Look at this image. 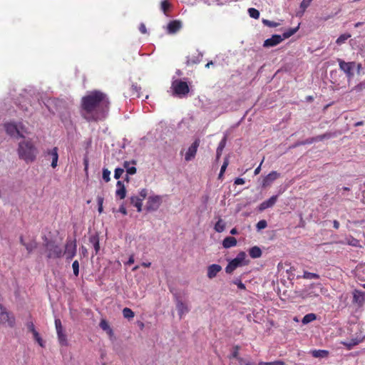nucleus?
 Masks as SVG:
<instances>
[{"instance_id": "1", "label": "nucleus", "mask_w": 365, "mask_h": 365, "mask_svg": "<svg viewBox=\"0 0 365 365\" xmlns=\"http://www.w3.org/2000/svg\"><path fill=\"white\" fill-rule=\"evenodd\" d=\"M110 102L108 96L94 90L81 98V115L88 122H98L107 117Z\"/></svg>"}, {"instance_id": "2", "label": "nucleus", "mask_w": 365, "mask_h": 365, "mask_svg": "<svg viewBox=\"0 0 365 365\" xmlns=\"http://www.w3.org/2000/svg\"><path fill=\"white\" fill-rule=\"evenodd\" d=\"M17 152L19 158L24 160L27 163L34 162L38 154V150L31 140L20 142Z\"/></svg>"}, {"instance_id": "3", "label": "nucleus", "mask_w": 365, "mask_h": 365, "mask_svg": "<svg viewBox=\"0 0 365 365\" xmlns=\"http://www.w3.org/2000/svg\"><path fill=\"white\" fill-rule=\"evenodd\" d=\"M171 89L173 91V95L179 98L185 97L190 92V88L187 82L179 79L172 82Z\"/></svg>"}, {"instance_id": "4", "label": "nucleus", "mask_w": 365, "mask_h": 365, "mask_svg": "<svg viewBox=\"0 0 365 365\" xmlns=\"http://www.w3.org/2000/svg\"><path fill=\"white\" fill-rule=\"evenodd\" d=\"M45 247L47 252V258L48 259L61 258L63 255L62 248L54 241L48 240L45 243Z\"/></svg>"}, {"instance_id": "5", "label": "nucleus", "mask_w": 365, "mask_h": 365, "mask_svg": "<svg viewBox=\"0 0 365 365\" xmlns=\"http://www.w3.org/2000/svg\"><path fill=\"white\" fill-rule=\"evenodd\" d=\"M4 128L8 135L12 137L24 138L21 131L24 130L22 123L16 124L15 123L9 122L4 124Z\"/></svg>"}, {"instance_id": "6", "label": "nucleus", "mask_w": 365, "mask_h": 365, "mask_svg": "<svg viewBox=\"0 0 365 365\" xmlns=\"http://www.w3.org/2000/svg\"><path fill=\"white\" fill-rule=\"evenodd\" d=\"M76 240L67 238L65 245L63 255L66 256L67 260H71L76 255Z\"/></svg>"}, {"instance_id": "7", "label": "nucleus", "mask_w": 365, "mask_h": 365, "mask_svg": "<svg viewBox=\"0 0 365 365\" xmlns=\"http://www.w3.org/2000/svg\"><path fill=\"white\" fill-rule=\"evenodd\" d=\"M337 61L339 63V68L344 72L348 79H351L354 76L353 70L356 63L354 61L345 62L340 58H338Z\"/></svg>"}, {"instance_id": "8", "label": "nucleus", "mask_w": 365, "mask_h": 365, "mask_svg": "<svg viewBox=\"0 0 365 365\" xmlns=\"http://www.w3.org/2000/svg\"><path fill=\"white\" fill-rule=\"evenodd\" d=\"M0 322L1 323H8L9 326L11 327H14L15 325V318L13 315H11L9 312L6 311V309L3 307L2 304H0Z\"/></svg>"}, {"instance_id": "9", "label": "nucleus", "mask_w": 365, "mask_h": 365, "mask_svg": "<svg viewBox=\"0 0 365 365\" xmlns=\"http://www.w3.org/2000/svg\"><path fill=\"white\" fill-rule=\"evenodd\" d=\"M162 203V198L159 195L150 196L146 203V209L148 211L157 210Z\"/></svg>"}, {"instance_id": "10", "label": "nucleus", "mask_w": 365, "mask_h": 365, "mask_svg": "<svg viewBox=\"0 0 365 365\" xmlns=\"http://www.w3.org/2000/svg\"><path fill=\"white\" fill-rule=\"evenodd\" d=\"M200 140L199 138H197L192 143V145L188 148V149L185 155V161L188 162L195 158L197 151V148L200 145Z\"/></svg>"}, {"instance_id": "11", "label": "nucleus", "mask_w": 365, "mask_h": 365, "mask_svg": "<svg viewBox=\"0 0 365 365\" xmlns=\"http://www.w3.org/2000/svg\"><path fill=\"white\" fill-rule=\"evenodd\" d=\"M284 40L282 36L278 34L273 35L271 38L264 41L263 46L266 48L272 47L278 45Z\"/></svg>"}, {"instance_id": "12", "label": "nucleus", "mask_w": 365, "mask_h": 365, "mask_svg": "<svg viewBox=\"0 0 365 365\" xmlns=\"http://www.w3.org/2000/svg\"><path fill=\"white\" fill-rule=\"evenodd\" d=\"M279 177V173L277 171H272L262 180V186L266 187L270 185L275 180Z\"/></svg>"}, {"instance_id": "13", "label": "nucleus", "mask_w": 365, "mask_h": 365, "mask_svg": "<svg viewBox=\"0 0 365 365\" xmlns=\"http://www.w3.org/2000/svg\"><path fill=\"white\" fill-rule=\"evenodd\" d=\"M182 27V24L178 20H173L170 21L167 26V32L169 34L177 33Z\"/></svg>"}, {"instance_id": "14", "label": "nucleus", "mask_w": 365, "mask_h": 365, "mask_svg": "<svg viewBox=\"0 0 365 365\" xmlns=\"http://www.w3.org/2000/svg\"><path fill=\"white\" fill-rule=\"evenodd\" d=\"M222 270V267L217 264H213L207 267V277L209 279H213L217 274Z\"/></svg>"}, {"instance_id": "15", "label": "nucleus", "mask_w": 365, "mask_h": 365, "mask_svg": "<svg viewBox=\"0 0 365 365\" xmlns=\"http://www.w3.org/2000/svg\"><path fill=\"white\" fill-rule=\"evenodd\" d=\"M277 195H273L267 200H265L262 202L259 206V210L262 211L267 208L272 207L277 202Z\"/></svg>"}, {"instance_id": "16", "label": "nucleus", "mask_w": 365, "mask_h": 365, "mask_svg": "<svg viewBox=\"0 0 365 365\" xmlns=\"http://www.w3.org/2000/svg\"><path fill=\"white\" fill-rule=\"evenodd\" d=\"M202 58V55L200 53L196 52L195 54L187 57L186 64L187 66L197 64L201 61Z\"/></svg>"}, {"instance_id": "17", "label": "nucleus", "mask_w": 365, "mask_h": 365, "mask_svg": "<svg viewBox=\"0 0 365 365\" xmlns=\"http://www.w3.org/2000/svg\"><path fill=\"white\" fill-rule=\"evenodd\" d=\"M117 190L115 191V195L120 200H123L126 196V189L123 182L118 180L116 183Z\"/></svg>"}, {"instance_id": "18", "label": "nucleus", "mask_w": 365, "mask_h": 365, "mask_svg": "<svg viewBox=\"0 0 365 365\" xmlns=\"http://www.w3.org/2000/svg\"><path fill=\"white\" fill-rule=\"evenodd\" d=\"M353 302L362 304L365 302V292L355 289L353 293Z\"/></svg>"}, {"instance_id": "19", "label": "nucleus", "mask_w": 365, "mask_h": 365, "mask_svg": "<svg viewBox=\"0 0 365 365\" xmlns=\"http://www.w3.org/2000/svg\"><path fill=\"white\" fill-rule=\"evenodd\" d=\"M176 307L180 318L189 311L187 306L180 300L177 302Z\"/></svg>"}, {"instance_id": "20", "label": "nucleus", "mask_w": 365, "mask_h": 365, "mask_svg": "<svg viewBox=\"0 0 365 365\" xmlns=\"http://www.w3.org/2000/svg\"><path fill=\"white\" fill-rule=\"evenodd\" d=\"M48 154L52 157L51 167L55 168L57 166L58 160V148L54 147L53 149L48 150Z\"/></svg>"}, {"instance_id": "21", "label": "nucleus", "mask_w": 365, "mask_h": 365, "mask_svg": "<svg viewBox=\"0 0 365 365\" xmlns=\"http://www.w3.org/2000/svg\"><path fill=\"white\" fill-rule=\"evenodd\" d=\"M240 266H242V264H240L238 261H237L235 259H233L228 263V264L225 267V272L227 274H231L234 272V270H235L238 267Z\"/></svg>"}, {"instance_id": "22", "label": "nucleus", "mask_w": 365, "mask_h": 365, "mask_svg": "<svg viewBox=\"0 0 365 365\" xmlns=\"http://www.w3.org/2000/svg\"><path fill=\"white\" fill-rule=\"evenodd\" d=\"M237 243V240L234 237H227L222 241V245L225 248L235 247Z\"/></svg>"}, {"instance_id": "23", "label": "nucleus", "mask_w": 365, "mask_h": 365, "mask_svg": "<svg viewBox=\"0 0 365 365\" xmlns=\"http://www.w3.org/2000/svg\"><path fill=\"white\" fill-rule=\"evenodd\" d=\"M142 198H139L137 195L130 197V203L137 208L138 212L142 211Z\"/></svg>"}, {"instance_id": "24", "label": "nucleus", "mask_w": 365, "mask_h": 365, "mask_svg": "<svg viewBox=\"0 0 365 365\" xmlns=\"http://www.w3.org/2000/svg\"><path fill=\"white\" fill-rule=\"evenodd\" d=\"M362 341V339L355 338L351 339L349 341H341V344L346 347L348 350H351L354 346L358 345Z\"/></svg>"}, {"instance_id": "25", "label": "nucleus", "mask_w": 365, "mask_h": 365, "mask_svg": "<svg viewBox=\"0 0 365 365\" xmlns=\"http://www.w3.org/2000/svg\"><path fill=\"white\" fill-rule=\"evenodd\" d=\"M262 250L261 249L257 246H254L251 247L249 250V255L250 256L253 258H259L262 256Z\"/></svg>"}, {"instance_id": "26", "label": "nucleus", "mask_w": 365, "mask_h": 365, "mask_svg": "<svg viewBox=\"0 0 365 365\" xmlns=\"http://www.w3.org/2000/svg\"><path fill=\"white\" fill-rule=\"evenodd\" d=\"M89 241L93 244L95 249V254L97 255L100 250L99 239L97 235L91 236L89 238Z\"/></svg>"}, {"instance_id": "27", "label": "nucleus", "mask_w": 365, "mask_h": 365, "mask_svg": "<svg viewBox=\"0 0 365 365\" xmlns=\"http://www.w3.org/2000/svg\"><path fill=\"white\" fill-rule=\"evenodd\" d=\"M311 353H312V356H314L315 358H324V357L328 356V355H329V351H327V350H321V349L313 350V351H312Z\"/></svg>"}, {"instance_id": "28", "label": "nucleus", "mask_w": 365, "mask_h": 365, "mask_svg": "<svg viewBox=\"0 0 365 365\" xmlns=\"http://www.w3.org/2000/svg\"><path fill=\"white\" fill-rule=\"evenodd\" d=\"M172 5L170 2V0H162L160 2V9L163 12L168 15V11L171 9Z\"/></svg>"}, {"instance_id": "29", "label": "nucleus", "mask_w": 365, "mask_h": 365, "mask_svg": "<svg viewBox=\"0 0 365 365\" xmlns=\"http://www.w3.org/2000/svg\"><path fill=\"white\" fill-rule=\"evenodd\" d=\"M335 136H336L335 133L329 132V133H324V134L315 136V140H317V141H322L324 140L329 139V138H331L335 137Z\"/></svg>"}, {"instance_id": "30", "label": "nucleus", "mask_w": 365, "mask_h": 365, "mask_svg": "<svg viewBox=\"0 0 365 365\" xmlns=\"http://www.w3.org/2000/svg\"><path fill=\"white\" fill-rule=\"evenodd\" d=\"M317 319V316L314 313H310V314H306L302 320V322L304 324H307L308 323H310L313 321H314L315 319Z\"/></svg>"}, {"instance_id": "31", "label": "nucleus", "mask_w": 365, "mask_h": 365, "mask_svg": "<svg viewBox=\"0 0 365 365\" xmlns=\"http://www.w3.org/2000/svg\"><path fill=\"white\" fill-rule=\"evenodd\" d=\"M99 326L103 330L106 331L109 334H111L113 333V331L110 327V325L108 324V322L106 319H101Z\"/></svg>"}, {"instance_id": "32", "label": "nucleus", "mask_w": 365, "mask_h": 365, "mask_svg": "<svg viewBox=\"0 0 365 365\" xmlns=\"http://www.w3.org/2000/svg\"><path fill=\"white\" fill-rule=\"evenodd\" d=\"M58 339L61 346H66L68 344L67 336L64 331L57 333Z\"/></svg>"}, {"instance_id": "33", "label": "nucleus", "mask_w": 365, "mask_h": 365, "mask_svg": "<svg viewBox=\"0 0 365 365\" xmlns=\"http://www.w3.org/2000/svg\"><path fill=\"white\" fill-rule=\"evenodd\" d=\"M225 224L222 219H219L215 225V230L217 232H222L225 230Z\"/></svg>"}, {"instance_id": "34", "label": "nucleus", "mask_w": 365, "mask_h": 365, "mask_svg": "<svg viewBox=\"0 0 365 365\" xmlns=\"http://www.w3.org/2000/svg\"><path fill=\"white\" fill-rule=\"evenodd\" d=\"M123 315L125 318L130 319L134 317L135 314L130 308L125 307L123 309Z\"/></svg>"}, {"instance_id": "35", "label": "nucleus", "mask_w": 365, "mask_h": 365, "mask_svg": "<svg viewBox=\"0 0 365 365\" xmlns=\"http://www.w3.org/2000/svg\"><path fill=\"white\" fill-rule=\"evenodd\" d=\"M319 275L317 273H313V272H309L308 271H304V274H303V278L304 279H319Z\"/></svg>"}, {"instance_id": "36", "label": "nucleus", "mask_w": 365, "mask_h": 365, "mask_svg": "<svg viewBox=\"0 0 365 365\" xmlns=\"http://www.w3.org/2000/svg\"><path fill=\"white\" fill-rule=\"evenodd\" d=\"M351 37V35L349 34H341L340 35L338 38L336 39V43L338 44V45H341L344 43H345V41L349 38Z\"/></svg>"}, {"instance_id": "37", "label": "nucleus", "mask_w": 365, "mask_h": 365, "mask_svg": "<svg viewBox=\"0 0 365 365\" xmlns=\"http://www.w3.org/2000/svg\"><path fill=\"white\" fill-rule=\"evenodd\" d=\"M141 88L138 86L137 84H132L130 91L131 95L135 96V97H140V91Z\"/></svg>"}, {"instance_id": "38", "label": "nucleus", "mask_w": 365, "mask_h": 365, "mask_svg": "<svg viewBox=\"0 0 365 365\" xmlns=\"http://www.w3.org/2000/svg\"><path fill=\"white\" fill-rule=\"evenodd\" d=\"M225 142H226V138H224L221 142L220 143L217 148V158L218 159L221 154H222V151L223 150V148H225Z\"/></svg>"}, {"instance_id": "39", "label": "nucleus", "mask_w": 365, "mask_h": 365, "mask_svg": "<svg viewBox=\"0 0 365 365\" xmlns=\"http://www.w3.org/2000/svg\"><path fill=\"white\" fill-rule=\"evenodd\" d=\"M33 334L34 339L36 341V342L41 346V347H44L45 343L42 338L40 336V334L37 331H34Z\"/></svg>"}, {"instance_id": "40", "label": "nucleus", "mask_w": 365, "mask_h": 365, "mask_svg": "<svg viewBox=\"0 0 365 365\" xmlns=\"http://www.w3.org/2000/svg\"><path fill=\"white\" fill-rule=\"evenodd\" d=\"M248 13L250 17L257 19L259 17V11L255 8H250Z\"/></svg>"}, {"instance_id": "41", "label": "nucleus", "mask_w": 365, "mask_h": 365, "mask_svg": "<svg viewBox=\"0 0 365 365\" xmlns=\"http://www.w3.org/2000/svg\"><path fill=\"white\" fill-rule=\"evenodd\" d=\"M24 247H26V249L28 251V252L31 253L34 249L36 248L37 244H36V242L35 241H33V242H29V243H26Z\"/></svg>"}, {"instance_id": "42", "label": "nucleus", "mask_w": 365, "mask_h": 365, "mask_svg": "<svg viewBox=\"0 0 365 365\" xmlns=\"http://www.w3.org/2000/svg\"><path fill=\"white\" fill-rule=\"evenodd\" d=\"M262 23L264 25H265L268 27H270V28H274L279 25V23H277V22H274L272 21H269L268 19H262Z\"/></svg>"}, {"instance_id": "43", "label": "nucleus", "mask_w": 365, "mask_h": 365, "mask_svg": "<svg viewBox=\"0 0 365 365\" xmlns=\"http://www.w3.org/2000/svg\"><path fill=\"white\" fill-rule=\"evenodd\" d=\"M246 258V253L245 252H240L238 253L237 257L235 258L240 264H243V262Z\"/></svg>"}, {"instance_id": "44", "label": "nucleus", "mask_w": 365, "mask_h": 365, "mask_svg": "<svg viewBox=\"0 0 365 365\" xmlns=\"http://www.w3.org/2000/svg\"><path fill=\"white\" fill-rule=\"evenodd\" d=\"M104 198L102 196L97 197V202H98V210L99 213H102L103 211V204Z\"/></svg>"}, {"instance_id": "45", "label": "nucleus", "mask_w": 365, "mask_h": 365, "mask_svg": "<svg viewBox=\"0 0 365 365\" xmlns=\"http://www.w3.org/2000/svg\"><path fill=\"white\" fill-rule=\"evenodd\" d=\"M297 31V28L296 29H290L287 31L284 32L282 36L284 39L288 38L291 36L294 35Z\"/></svg>"}, {"instance_id": "46", "label": "nucleus", "mask_w": 365, "mask_h": 365, "mask_svg": "<svg viewBox=\"0 0 365 365\" xmlns=\"http://www.w3.org/2000/svg\"><path fill=\"white\" fill-rule=\"evenodd\" d=\"M72 268L73 270V274L76 277L79 274V263L78 260H75L72 264Z\"/></svg>"}, {"instance_id": "47", "label": "nucleus", "mask_w": 365, "mask_h": 365, "mask_svg": "<svg viewBox=\"0 0 365 365\" xmlns=\"http://www.w3.org/2000/svg\"><path fill=\"white\" fill-rule=\"evenodd\" d=\"M110 172L107 168L103 169V179L106 182H108L110 180Z\"/></svg>"}, {"instance_id": "48", "label": "nucleus", "mask_w": 365, "mask_h": 365, "mask_svg": "<svg viewBox=\"0 0 365 365\" xmlns=\"http://www.w3.org/2000/svg\"><path fill=\"white\" fill-rule=\"evenodd\" d=\"M267 223L265 220H259L256 225V227L258 230L264 229L267 227Z\"/></svg>"}, {"instance_id": "49", "label": "nucleus", "mask_w": 365, "mask_h": 365, "mask_svg": "<svg viewBox=\"0 0 365 365\" xmlns=\"http://www.w3.org/2000/svg\"><path fill=\"white\" fill-rule=\"evenodd\" d=\"M55 326H56V329L57 333L63 331V326H62L61 322L59 319H55Z\"/></svg>"}, {"instance_id": "50", "label": "nucleus", "mask_w": 365, "mask_h": 365, "mask_svg": "<svg viewBox=\"0 0 365 365\" xmlns=\"http://www.w3.org/2000/svg\"><path fill=\"white\" fill-rule=\"evenodd\" d=\"M233 283L235 284H236L240 289H242V290L246 289V287H245V284H243L242 282L241 279H236L235 280L233 281Z\"/></svg>"}, {"instance_id": "51", "label": "nucleus", "mask_w": 365, "mask_h": 365, "mask_svg": "<svg viewBox=\"0 0 365 365\" xmlns=\"http://www.w3.org/2000/svg\"><path fill=\"white\" fill-rule=\"evenodd\" d=\"M124 173V169L123 168H118L115 170V173H114V178L115 179H119L121 175H123V173Z\"/></svg>"}, {"instance_id": "52", "label": "nucleus", "mask_w": 365, "mask_h": 365, "mask_svg": "<svg viewBox=\"0 0 365 365\" xmlns=\"http://www.w3.org/2000/svg\"><path fill=\"white\" fill-rule=\"evenodd\" d=\"M314 142H317V140H315V137H313V138L307 139L306 140H304L303 142L297 143V145H305V144H312V143H313Z\"/></svg>"}, {"instance_id": "53", "label": "nucleus", "mask_w": 365, "mask_h": 365, "mask_svg": "<svg viewBox=\"0 0 365 365\" xmlns=\"http://www.w3.org/2000/svg\"><path fill=\"white\" fill-rule=\"evenodd\" d=\"M148 195V190L145 188L142 189L139 192V195H137L139 198H142V200L143 201Z\"/></svg>"}, {"instance_id": "54", "label": "nucleus", "mask_w": 365, "mask_h": 365, "mask_svg": "<svg viewBox=\"0 0 365 365\" xmlns=\"http://www.w3.org/2000/svg\"><path fill=\"white\" fill-rule=\"evenodd\" d=\"M137 169L135 166L128 167V170H126L127 174L134 175L136 173Z\"/></svg>"}, {"instance_id": "55", "label": "nucleus", "mask_w": 365, "mask_h": 365, "mask_svg": "<svg viewBox=\"0 0 365 365\" xmlns=\"http://www.w3.org/2000/svg\"><path fill=\"white\" fill-rule=\"evenodd\" d=\"M229 164V162H228V160L227 159H225L222 167H221V169H220V171H221V174H224V173L225 172L226 170V168L227 167Z\"/></svg>"}, {"instance_id": "56", "label": "nucleus", "mask_w": 365, "mask_h": 365, "mask_svg": "<svg viewBox=\"0 0 365 365\" xmlns=\"http://www.w3.org/2000/svg\"><path fill=\"white\" fill-rule=\"evenodd\" d=\"M139 31L141 34H147V29L145 24L141 23L139 26Z\"/></svg>"}, {"instance_id": "57", "label": "nucleus", "mask_w": 365, "mask_h": 365, "mask_svg": "<svg viewBox=\"0 0 365 365\" xmlns=\"http://www.w3.org/2000/svg\"><path fill=\"white\" fill-rule=\"evenodd\" d=\"M27 328L31 333H34L36 331L32 322L27 323Z\"/></svg>"}, {"instance_id": "58", "label": "nucleus", "mask_w": 365, "mask_h": 365, "mask_svg": "<svg viewBox=\"0 0 365 365\" xmlns=\"http://www.w3.org/2000/svg\"><path fill=\"white\" fill-rule=\"evenodd\" d=\"M238 354H239V346H236L235 347L234 351L232 352V357L238 359Z\"/></svg>"}, {"instance_id": "59", "label": "nucleus", "mask_w": 365, "mask_h": 365, "mask_svg": "<svg viewBox=\"0 0 365 365\" xmlns=\"http://www.w3.org/2000/svg\"><path fill=\"white\" fill-rule=\"evenodd\" d=\"M235 185H244L245 184V180L243 178H237L235 180Z\"/></svg>"}, {"instance_id": "60", "label": "nucleus", "mask_w": 365, "mask_h": 365, "mask_svg": "<svg viewBox=\"0 0 365 365\" xmlns=\"http://www.w3.org/2000/svg\"><path fill=\"white\" fill-rule=\"evenodd\" d=\"M339 225H340L339 222L337 220H334V222H333V227L336 230H338L339 227Z\"/></svg>"}, {"instance_id": "61", "label": "nucleus", "mask_w": 365, "mask_h": 365, "mask_svg": "<svg viewBox=\"0 0 365 365\" xmlns=\"http://www.w3.org/2000/svg\"><path fill=\"white\" fill-rule=\"evenodd\" d=\"M364 88H365V85H363L362 83H361V84H359L356 86H355L354 89L357 90V91H361Z\"/></svg>"}, {"instance_id": "62", "label": "nucleus", "mask_w": 365, "mask_h": 365, "mask_svg": "<svg viewBox=\"0 0 365 365\" xmlns=\"http://www.w3.org/2000/svg\"><path fill=\"white\" fill-rule=\"evenodd\" d=\"M263 160L261 162L260 165L255 170V175H258L261 170V165L262 163Z\"/></svg>"}, {"instance_id": "63", "label": "nucleus", "mask_w": 365, "mask_h": 365, "mask_svg": "<svg viewBox=\"0 0 365 365\" xmlns=\"http://www.w3.org/2000/svg\"><path fill=\"white\" fill-rule=\"evenodd\" d=\"M119 211L123 213V215H126L127 214V211H126V209L125 207L123 206H120V208H119Z\"/></svg>"}, {"instance_id": "64", "label": "nucleus", "mask_w": 365, "mask_h": 365, "mask_svg": "<svg viewBox=\"0 0 365 365\" xmlns=\"http://www.w3.org/2000/svg\"><path fill=\"white\" fill-rule=\"evenodd\" d=\"M272 365H284V363L282 361H274L272 362Z\"/></svg>"}]
</instances>
